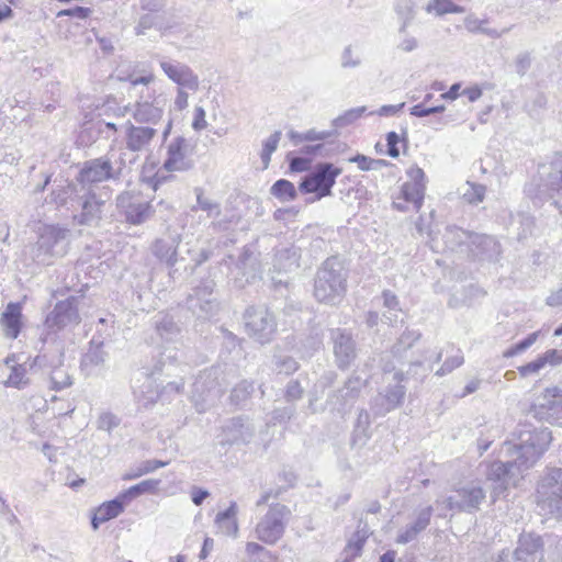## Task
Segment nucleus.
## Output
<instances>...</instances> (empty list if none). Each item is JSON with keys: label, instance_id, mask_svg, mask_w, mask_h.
Wrapping results in <instances>:
<instances>
[{"label": "nucleus", "instance_id": "nucleus-1", "mask_svg": "<svg viewBox=\"0 0 562 562\" xmlns=\"http://www.w3.org/2000/svg\"><path fill=\"white\" fill-rule=\"evenodd\" d=\"M551 440L552 434L548 428L519 423L513 432V439L505 443L510 459L506 462L493 461L486 468V479L497 484L494 494L498 495L507 488L512 479L533 467Z\"/></svg>", "mask_w": 562, "mask_h": 562}, {"label": "nucleus", "instance_id": "nucleus-2", "mask_svg": "<svg viewBox=\"0 0 562 562\" xmlns=\"http://www.w3.org/2000/svg\"><path fill=\"white\" fill-rule=\"evenodd\" d=\"M347 290V270L338 257L327 258L318 268L314 295L317 301L330 305L337 304Z\"/></svg>", "mask_w": 562, "mask_h": 562}, {"label": "nucleus", "instance_id": "nucleus-3", "mask_svg": "<svg viewBox=\"0 0 562 562\" xmlns=\"http://www.w3.org/2000/svg\"><path fill=\"white\" fill-rule=\"evenodd\" d=\"M68 231L57 226H46L32 246L31 254L34 261L48 266L55 258L63 257L67 252Z\"/></svg>", "mask_w": 562, "mask_h": 562}, {"label": "nucleus", "instance_id": "nucleus-4", "mask_svg": "<svg viewBox=\"0 0 562 562\" xmlns=\"http://www.w3.org/2000/svg\"><path fill=\"white\" fill-rule=\"evenodd\" d=\"M538 506L544 513L562 518V469L550 468L537 487Z\"/></svg>", "mask_w": 562, "mask_h": 562}, {"label": "nucleus", "instance_id": "nucleus-5", "mask_svg": "<svg viewBox=\"0 0 562 562\" xmlns=\"http://www.w3.org/2000/svg\"><path fill=\"white\" fill-rule=\"evenodd\" d=\"M342 169L331 162H318L302 179L299 190L302 193H314L316 200L331 195V189L336 179L341 175Z\"/></svg>", "mask_w": 562, "mask_h": 562}, {"label": "nucleus", "instance_id": "nucleus-6", "mask_svg": "<svg viewBox=\"0 0 562 562\" xmlns=\"http://www.w3.org/2000/svg\"><path fill=\"white\" fill-rule=\"evenodd\" d=\"M290 516L288 506L271 505L255 528L256 538L266 544H276L283 537Z\"/></svg>", "mask_w": 562, "mask_h": 562}, {"label": "nucleus", "instance_id": "nucleus-7", "mask_svg": "<svg viewBox=\"0 0 562 562\" xmlns=\"http://www.w3.org/2000/svg\"><path fill=\"white\" fill-rule=\"evenodd\" d=\"M544 562L543 540L536 532H521L516 549L502 550L495 562Z\"/></svg>", "mask_w": 562, "mask_h": 562}, {"label": "nucleus", "instance_id": "nucleus-8", "mask_svg": "<svg viewBox=\"0 0 562 562\" xmlns=\"http://www.w3.org/2000/svg\"><path fill=\"white\" fill-rule=\"evenodd\" d=\"M244 323L247 334L262 345L270 342L277 331L274 315L263 306L248 307Z\"/></svg>", "mask_w": 562, "mask_h": 562}, {"label": "nucleus", "instance_id": "nucleus-9", "mask_svg": "<svg viewBox=\"0 0 562 562\" xmlns=\"http://www.w3.org/2000/svg\"><path fill=\"white\" fill-rule=\"evenodd\" d=\"M105 200L99 195L94 187L81 186L75 203L74 221L79 225H95L101 220Z\"/></svg>", "mask_w": 562, "mask_h": 562}, {"label": "nucleus", "instance_id": "nucleus-10", "mask_svg": "<svg viewBox=\"0 0 562 562\" xmlns=\"http://www.w3.org/2000/svg\"><path fill=\"white\" fill-rule=\"evenodd\" d=\"M539 190L548 199L552 200L558 209H562V151H557L550 158L549 164L540 168Z\"/></svg>", "mask_w": 562, "mask_h": 562}, {"label": "nucleus", "instance_id": "nucleus-11", "mask_svg": "<svg viewBox=\"0 0 562 562\" xmlns=\"http://www.w3.org/2000/svg\"><path fill=\"white\" fill-rule=\"evenodd\" d=\"M215 281L213 279L202 280L188 297V307L199 318H210L220 308V303L214 294Z\"/></svg>", "mask_w": 562, "mask_h": 562}, {"label": "nucleus", "instance_id": "nucleus-12", "mask_svg": "<svg viewBox=\"0 0 562 562\" xmlns=\"http://www.w3.org/2000/svg\"><path fill=\"white\" fill-rule=\"evenodd\" d=\"M155 59L164 75L177 87H187L193 92L200 89L199 76L189 65L160 54H157Z\"/></svg>", "mask_w": 562, "mask_h": 562}, {"label": "nucleus", "instance_id": "nucleus-13", "mask_svg": "<svg viewBox=\"0 0 562 562\" xmlns=\"http://www.w3.org/2000/svg\"><path fill=\"white\" fill-rule=\"evenodd\" d=\"M79 302L80 297L78 296H69L66 300L58 301L45 318L47 329L56 333L66 327L78 325L81 321Z\"/></svg>", "mask_w": 562, "mask_h": 562}, {"label": "nucleus", "instance_id": "nucleus-14", "mask_svg": "<svg viewBox=\"0 0 562 562\" xmlns=\"http://www.w3.org/2000/svg\"><path fill=\"white\" fill-rule=\"evenodd\" d=\"M447 235H454L460 243L463 241V237H467L471 252L480 260H494L501 254V245L492 236L472 234L457 227L448 228Z\"/></svg>", "mask_w": 562, "mask_h": 562}, {"label": "nucleus", "instance_id": "nucleus-15", "mask_svg": "<svg viewBox=\"0 0 562 562\" xmlns=\"http://www.w3.org/2000/svg\"><path fill=\"white\" fill-rule=\"evenodd\" d=\"M256 434V427L246 416L233 417L222 426L220 445L241 446L251 442Z\"/></svg>", "mask_w": 562, "mask_h": 562}, {"label": "nucleus", "instance_id": "nucleus-16", "mask_svg": "<svg viewBox=\"0 0 562 562\" xmlns=\"http://www.w3.org/2000/svg\"><path fill=\"white\" fill-rule=\"evenodd\" d=\"M367 381L361 376L352 374L344 386L328 395L327 404L331 409L345 415L353 406Z\"/></svg>", "mask_w": 562, "mask_h": 562}, {"label": "nucleus", "instance_id": "nucleus-17", "mask_svg": "<svg viewBox=\"0 0 562 562\" xmlns=\"http://www.w3.org/2000/svg\"><path fill=\"white\" fill-rule=\"evenodd\" d=\"M112 156L114 154L109 153L103 157L86 161L77 177L78 183L80 186L93 187V183L115 179Z\"/></svg>", "mask_w": 562, "mask_h": 562}, {"label": "nucleus", "instance_id": "nucleus-18", "mask_svg": "<svg viewBox=\"0 0 562 562\" xmlns=\"http://www.w3.org/2000/svg\"><path fill=\"white\" fill-rule=\"evenodd\" d=\"M162 167L169 172L188 171L194 167L192 146L184 137L178 136L169 143Z\"/></svg>", "mask_w": 562, "mask_h": 562}, {"label": "nucleus", "instance_id": "nucleus-19", "mask_svg": "<svg viewBox=\"0 0 562 562\" xmlns=\"http://www.w3.org/2000/svg\"><path fill=\"white\" fill-rule=\"evenodd\" d=\"M422 334L418 330L406 329L392 346L390 351L381 355L380 367L383 372H393L396 363H403L406 352L418 341Z\"/></svg>", "mask_w": 562, "mask_h": 562}, {"label": "nucleus", "instance_id": "nucleus-20", "mask_svg": "<svg viewBox=\"0 0 562 562\" xmlns=\"http://www.w3.org/2000/svg\"><path fill=\"white\" fill-rule=\"evenodd\" d=\"M161 371L162 366H156L155 370L150 372H143V374L145 375V381L143 385H140L138 390H135L134 392L135 396L138 398L143 406H147L149 404H154L155 402H157L161 393L164 392L180 393L182 391L184 385L182 380L168 382L166 385H162L161 390L159 389V385L153 387V383L155 382V375Z\"/></svg>", "mask_w": 562, "mask_h": 562}, {"label": "nucleus", "instance_id": "nucleus-21", "mask_svg": "<svg viewBox=\"0 0 562 562\" xmlns=\"http://www.w3.org/2000/svg\"><path fill=\"white\" fill-rule=\"evenodd\" d=\"M220 395L215 371L201 372L193 383L192 401L198 412H204Z\"/></svg>", "mask_w": 562, "mask_h": 562}, {"label": "nucleus", "instance_id": "nucleus-22", "mask_svg": "<svg viewBox=\"0 0 562 562\" xmlns=\"http://www.w3.org/2000/svg\"><path fill=\"white\" fill-rule=\"evenodd\" d=\"M485 498L484 490L474 483L467 484L459 488L456 495H451L443 501L449 510H459L471 513L479 509L480 504Z\"/></svg>", "mask_w": 562, "mask_h": 562}, {"label": "nucleus", "instance_id": "nucleus-23", "mask_svg": "<svg viewBox=\"0 0 562 562\" xmlns=\"http://www.w3.org/2000/svg\"><path fill=\"white\" fill-rule=\"evenodd\" d=\"M123 128L125 147L133 153L148 150L153 139L158 134L157 127L136 125L131 121H126Z\"/></svg>", "mask_w": 562, "mask_h": 562}, {"label": "nucleus", "instance_id": "nucleus-24", "mask_svg": "<svg viewBox=\"0 0 562 562\" xmlns=\"http://www.w3.org/2000/svg\"><path fill=\"white\" fill-rule=\"evenodd\" d=\"M532 411L535 417L551 423L562 419V389L547 387Z\"/></svg>", "mask_w": 562, "mask_h": 562}, {"label": "nucleus", "instance_id": "nucleus-25", "mask_svg": "<svg viewBox=\"0 0 562 562\" xmlns=\"http://www.w3.org/2000/svg\"><path fill=\"white\" fill-rule=\"evenodd\" d=\"M334 355L335 361L339 369H347L350 367L357 356L356 342L351 335L346 330H333Z\"/></svg>", "mask_w": 562, "mask_h": 562}, {"label": "nucleus", "instance_id": "nucleus-26", "mask_svg": "<svg viewBox=\"0 0 562 562\" xmlns=\"http://www.w3.org/2000/svg\"><path fill=\"white\" fill-rule=\"evenodd\" d=\"M116 205L124 211L126 221L134 225L144 223L150 215L149 203L139 202L130 192L121 193L116 199Z\"/></svg>", "mask_w": 562, "mask_h": 562}, {"label": "nucleus", "instance_id": "nucleus-27", "mask_svg": "<svg viewBox=\"0 0 562 562\" xmlns=\"http://www.w3.org/2000/svg\"><path fill=\"white\" fill-rule=\"evenodd\" d=\"M132 116L135 123L139 125L157 127L164 116V108L156 99L153 101H136L132 110Z\"/></svg>", "mask_w": 562, "mask_h": 562}, {"label": "nucleus", "instance_id": "nucleus-28", "mask_svg": "<svg viewBox=\"0 0 562 562\" xmlns=\"http://www.w3.org/2000/svg\"><path fill=\"white\" fill-rule=\"evenodd\" d=\"M416 517L414 521L407 525L403 530H401L396 537V542L401 544H406L415 540L418 535L424 531L429 522L432 515V507L426 506L419 509H416Z\"/></svg>", "mask_w": 562, "mask_h": 562}, {"label": "nucleus", "instance_id": "nucleus-29", "mask_svg": "<svg viewBox=\"0 0 562 562\" xmlns=\"http://www.w3.org/2000/svg\"><path fill=\"white\" fill-rule=\"evenodd\" d=\"M0 324L7 338H18L22 327V305L10 302L0 317Z\"/></svg>", "mask_w": 562, "mask_h": 562}, {"label": "nucleus", "instance_id": "nucleus-30", "mask_svg": "<svg viewBox=\"0 0 562 562\" xmlns=\"http://www.w3.org/2000/svg\"><path fill=\"white\" fill-rule=\"evenodd\" d=\"M125 506L126 504L120 498V495L100 505L91 519L92 528L97 530L101 524L117 517L124 512Z\"/></svg>", "mask_w": 562, "mask_h": 562}, {"label": "nucleus", "instance_id": "nucleus-31", "mask_svg": "<svg viewBox=\"0 0 562 562\" xmlns=\"http://www.w3.org/2000/svg\"><path fill=\"white\" fill-rule=\"evenodd\" d=\"M300 257V249L295 246L280 248L274 256V268L279 271H292L299 268Z\"/></svg>", "mask_w": 562, "mask_h": 562}, {"label": "nucleus", "instance_id": "nucleus-32", "mask_svg": "<svg viewBox=\"0 0 562 562\" xmlns=\"http://www.w3.org/2000/svg\"><path fill=\"white\" fill-rule=\"evenodd\" d=\"M370 426L371 420L369 412L366 409H361L358 413V417L352 431V447L362 448L363 446H366V443L371 437Z\"/></svg>", "mask_w": 562, "mask_h": 562}, {"label": "nucleus", "instance_id": "nucleus-33", "mask_svg": "<svg viewBox=\"0 0 562 562\" xmlns=\"http://www.w3.org/2000/svg\"><path fill=\"white\" fill-rule=\"evenodd\" d=\"M81 190V186L77 183H68L65 187H61L58 190H53L50 193V199L57 205L67 206L68 209H75V203L77 201V195H79V191Z\"/></svg>", "mask_w": 562, "mask_h": 562}, {"label": "nucleus", "instance_id": "nucleus-34", "mask_svg": "<svg viewBox=\"0 0 562 562\" xmlns=\"http://www.w3.org/2000/svg\"><path fill=\"white\" fill-rule=\"evenodd\" d=\"M151 251L168 267H172L177 262V244L173 239H157L151 247Z\"/></svg>", "mask_w": 562, "mask_h": 562}, {"label": "nucleus", "instance_id": "nucleus-35", "mask_svg": "<svg viewBox=\"0 0 562 562\" xmlns=\"http://www.w3.org/2000/svg\"><path fill=\"white\" fill-rule=\"evenodd\" d=\"M106 352L103 350V341L92 339L88 351L82 356L81 367L91 370L100 367L105 362Z\"/></svg>", "mask_w": 562, "mask_h": 562}, {"label": "nucleus", "instance_id": "nucleus-36", "mask_svg": "<svg viewBox=\"0 0 562 562\" xmlns=\"http://www.w3.org/2000/svg\"><path fill=\"white\" fill-rule=\"evenodd\" d=\"M49 387L57 392L72 385V378L64 366L61 356L58 358V363L49 371Z\"/></svg>", "mask_w": 562, "mask_h": 562}, {"label": "nucleus", "instance_id": "nucleus-37", "mask_svg": "<svg viewBox=\"0 0 562 562\" xmlns=\"http://www.w3.org/2000/svg\"><path fill=\"white\" fill-rule=\"evenodd\" d=\"M159 485L158 480L148 479L144 480L138 484H135L124 492L120 493V498L124 501V503L127 505L132 499L146 494V493H154L156 492L157 487Z\"/></svg>", "mask_w": 562, "mask_h": 562}, {"label": "nucleus", "instance_id": "nucleus-38", "mask_svg": "<svg viewBox=\"0 0 562 562\" xmlns=\"http://www.w3.org/2000/svg\"><path fill=\"white\" fill-rule=\"evenodd\" d=\"M196 195V204L191 207L195 212L201 210L206 213L207 217H218L221 215V204L204 195L203 189H194Z\"/></svg>", "mask_w": 562, "mask_h": 562}, {"label": "nucleus", "instance_id": "nucleus-39", "mask_svg": "<svg viewBox=\"0 0 562 562\" xmlns=\"http://www.w3.org/2000/svg\"><path fill=\"white\" fill-rule=\"evenodd\" d=\"M369 533V530L363 528L353 535L344 550V562H353L355 558L360 555Z\"/></svg>", "mask_w": 562, "mask_h": 562}, {"label": "nucleus", "instance_id": "nucleus-40", "mask_svg": "<svg viewBox=\"0 0 562 562\" xmlns=\"http://www.w3.org/2000/svg\"><path fill=\"white\" fill-rule=\"evenodd\" d=\"M254 383L247 380H243L231 392L229 402L236 407H243L246 405L251 394L254 393Z\"/></svg>", "mask_w": 562, "mask_h": 562}, {"label": "nucleus", "instance_id": "nucleus-41", "mask_svg": "<svg viewBox=\"0 0 562 562\" xmlns=\"http://www.w3.org/2000/svg\"><path fill=\"white\" fill-rule=\"evenodd\" d=\"M424 194L425 184H418L416 182H405L402 186V196L404 201L413 203L417 211L423 205Z\"/></svg>", "mask_w": 562, "mask_h": 562}, {"label": "nucleus", "instance_id": "nucleus-42", "mask_svg": "<svg viewBox=\"0 0 562 562\" xmlns=\"http://www.w3.org/2000/svg\"><path fill=\"white\" fill-rule=\"evenodd\" d=\"M270 193L281 202H290L295 200L297 196L294 184L286 179L277 180L272 184Z\"/></svg>", "mask_w": 562, "mask_h": 562}, {"label": "nucleus", "instance_id": "nucleus-43", "mask_svg": "<svg viewBox=\"0 0 562 562\" xmlns=\"http://www.w3.org/2000/svg\"><path fill=\"white\" fill-rule=\"evenodd\" d=\"M155 327L158 335L167 340L172 339L179 331L178 325L168 314H159L155 321Z\"/></svg>", "mask_w": 562, "mask_h": 562}, {"label": "nucleus", "instance_id": "nucleus-44", "mask_svg": "<svg viewBox=\"0 0 562 562\" xmlns=\"http://www.w3.org/2000/svg\"><path fill=\"white\" fill-rule=\"evenodd\" d=\"M393 379L395 380V385H389L384 393L394 402L397 407L403 403L406 387L402 385V382L405 380V375L402 371L394 372Z\"/></svg>", "mask_w": 562, "mask_h": 562}, {"label": "nucleus", "instance_id": "nucleus-45", "mask_svg": "<svg viewBox=\"0 0 562 562\" xmlns=\"http://www.w3.org/2000/svg\"><path fill=\"white\" fill-rule=\"evenodd\" d=\"M323 346V334L319 329L313 328L305 338L301 339V351L304 356L311 357Z\"/></svg>", "mask_w": 562, "mask_h": 562}, {"label": "nucleus", "instance_id": "nucleus-46", "mask_svg": "<svg viewBox=\"0 0 562 562\" xmlns=\"http://www.w3.org/2000/svg\"><path fill=\"white\" fill-rule=\"evenodd\" d=\"M30 381L26 378V369L23 364L13 366L8 380L4 382L5 386L15 387L18 390L24 389L29 385Z\"/></svg>", "mask_w": 562, "mask_h": 562}, {"label": "nucleus", "instance_id": "nucleus-47", "mask_svg": "<svg viewBox=\"0 0 562 562\" xmlns=\"http://www.w3.org/2000/svg\"><path fill=\"white\" fill-rule=\"evenodd\" d=\"M395 11L403 20L398 32L404 34L408 22L414 18V3L412 0H396Z\"/></svg>", "mask_w": 562, "mask_h": 562}, {"label": "nucleus", "instance_id": "nucleus-48", "mask_svg": "<svg viewBox=\"0 0 562 562\" xmlns=\"http://www.w3.org/2000/svg\"><path fill=\"white\" fill-rule=\"evenodd\" d=\"M281 135L282 134L280 131H276L263 142L262 150L260 154L263 168H268L271 160V155L277 150Z\"/></svg>", "mask_w": 562, "mask_h": 562}, {"label": "nucleus", "instance_id": "nucleus-49", "mask_svg": "<svg viewBox=\"0 0 562 562\" xmlns=\"http://www.w3.org/2000/svg\"><path fill=\"white\" fill-rule=\"evenodd\" d=\"M539 335H540V331H533V333L529 334L526 338H524L522 340L518 341L517 344H515L512 347H509L508 349H506L503 353V357L512 358L519 353H522L524 351H526L528 348H530L537 341Z\"/></svg>", "mask_w": 562, "mask_h": 562}, {"label": "nucleus", "instance_id": "nucleus-50", "mask_svg": "<svg viewBox=\"0 0 562 562\" xmlns=\"http://www.w3.org/2000/svg\"><path fill=\"white\" fill-rule=\"evenodd\" d=\"M274 370L280 374H292L299 369L297 361L290 356H274L273 357Z\"/></svg>", "mask_w": 562, "mask_h": 562}, {"label": "nucleus", "instance_id": "nucleus-51", "mask_svg": "<svg viewBox=\"0 0 562 562\" xmlns=\"http://www.w3.org/2000/svg\"><path fill=\"white\" fill-rule=\"evenodd\" d=\"M367 111L366 106H358L346 111L344 114L333 120L335 130L352 124Z\"/></svg>", "mask_w": 562, "mask_h": 562}, {"label": "nucleus", "instance_id": "nucleus-52", "mask_svg": "<svg viewBox=\"0 0 562 562\" xmlns=\"http://www.w3.org/2000/svg\"><path fill=\"white\" fill-rule=\"evenodd\" d=\"M485 195V187L482 184H477L474 182L468 181L464 186L462 196L463 199L471 203L477 204L483 201Z\"/></svg>", "mask_w": 562, "mask_h": 562}, {"label": "nucleus", "instance_id": "nucleus-53", "mask_svg": "<svg viewBox=\"0 0 562 562\" xmlns=\"http://www.w3.org/2000/svg\"><path fill=\"white\" fill-rule=\"evenodd\" d=\"M349 161L356 162L361 170H376L386 166V161L383 159H373L360 154L349 158Z\"/></svg>", "mask_w": 562, "mask_h": 562}, {"label": "nucleus", "instance_id": "nucleus-54", "mask_svg": "<svg viewBox=\"0 0 562 562\" xmlns=\"http://www.w3.org/2000/svg\"><path fill=\"white\" fill-rule=\"evenodd\" d=\"M120 423L121 419L115 414L111 412H103L99 415L97 419V428L110 434L114 428H116L120 425Z\"/></svg>", "mask_w": 562, "mask_h": 562}, {"label": "nucleus", "instance_id": "nucleus-55", "mask_svg": "<svg viewBox=\"0 0 562 562\" xmlns=\"http://www.w3.org/2000/svg\"><path fill=\"white\" fill-rule=\"evenodd\" d=\"M464 362L463 355L459 351L457 355L446 359L443 364L436 371V375L443 376L454 369L461 367Z\"/></svg>", "mask_w": 562, "mask_h": 562}, {"label": "nucleus", "instance_id": "nucleus-56", "mask_svg": "<svg viewBox=\"0 0 562 562\" xmlns=\"http://www.w3.org/2000/svg\"><path fill=\"white\" fill-rule=\"evenodd\" d=\"M532 63V56L530 52H520L515 60V71L519 77H524L530 69Z\"/></svg>", "mask_w": 562, "mask_h": 562}, {"label": "nucleus", "instance_id": "nucleus-57", "mask_svg": "<svg viewBox=\"0 0 562 562\" xmlns=\"http://www.w3.org/2000/svg\"><path fill=\"white\" fill-rule=\"evenodd\" d=\"M382 297H383V305L389 308V314H383V317L392 323L393 322V318H392V312H397L400 311L398 308V300H397V296L391 292L390 290H384L383 293H382Z\"/></svg>", "mask_w": 562, "mask_h": 562}, {"label": "nucleus", "instance_id": "nucleus-58", "mask_svg": "<svg viewBox=\"0 0 562 562\" xmlns=\"http://www.w3.org/2000/svg\"><path fill=\"white\" fill-rule=\"evenodd\" d=\"M446 110L443 104L426 108L424 103H418L411 108V115L416 117H424L430 114L442 113Z\"/></svg>", "mask_w": 562, "mask_h": 562}, {"label": "nucleus", "instance_id": "nucleus-59", "mask_svg": "<svg viewBox=\"0 0 562 562\" xmlns=\"http://www.w3.org/2000/svg\"><path fill=\"white\" fill-rule=\"evenodd\" d=\"M543 368V361L538 356L533 361H530L524 366L518 367L517 370L521 378H527L529 375L539 373V371Z\"/></svg>", "mask_w": 562, "mask_h": 562}, {"label": "nucleus", "instance_id": "nucleus-60", "mask_svg": "<svg viewBox=\"0 0 562 562\" xmlns=\"http://www.w3.org/2000/svg\"><path fill=\"white\" fill-rule=\"evenodd\" d=\"M361 57L355 54L351 46H347L341 54V67L342 68H356L360 66Z\"/></svg>", "mask_w": 562, "mask_h": 562}, {"label": "nucleus", "instance_id": "nucleus-61", "mask_svg": "<svg viewBox=\"0 0 562 562\" xmlns=\"http://www.w3.org/2000/svg\"><path fill=\"white\" fill-rule=\"evenodd\" d=\"M370 408L375 416H384L391 412L381 392L371 400Z\"/></svg>", "mask_w": 562, "mask_h": 562}, {"label": "nucleus", "instance_id": "nucleus-62", "mask_svg": "<svg viewBox=\"0 0 562 562\" xmlns=\"http://www.w3.org/2000/svg\"><path fill=\"white\" fill-rule=\"evenodd\" d=\"M540 359L543 361V366H552L555 367L562 363V349H549L542 355H539Z\"/></svg>", "mask_w": 562, "mask_h": 562}, {"label": "nucleus", "instance_id": "nucleus-63", "mask_svg": "<svg viewBox=\"0 0 562 562\" xmlns=\"http://www.w3.org/2000/svg\"><path fill=\"white\" fill-rule=\"evenodd\" d=\"M304 393V389L301 386L297 380H291L285 389V398L286 401H297L302 397Z\"/></svg>", "mask_w": 562, "mask_h": 562}, {"label": "nucleus", "instance_id": "nucleus-64", "mask_svg": "<svg viewBox=\"0 0 562 562\" xmlns=\"http://www.w3.org/2000/svg\"><path fill=\"white\" fill-rule=\"evenodd\" d=\"M452 1L450 0H431L427 5V11H435L438 15L450 13L452 10Z\"/></svg>", "mask_w": 562, "mask_h": 562}]
</instances>
